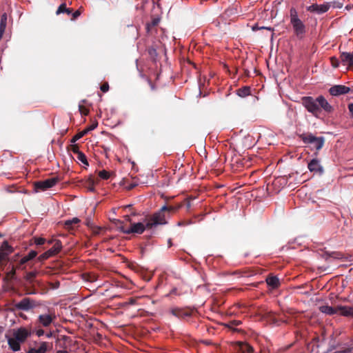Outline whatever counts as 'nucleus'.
<instances>
[{
    "label": "nucleus",
    "mask_w": 353,
    "mask_h": 353,
    "mask_svg": "<svg viewBox=\"0 0 353 353\" xmlns=\"http://www.w3.org/2000/svg\"><path fill=\"white\" fill-rule=\"evenodd\" d=\"M45 332L44 330H41V329H39L38 330H37L36 332V334L38 336H41L44 334Z\"/></svg>",
    "instance_id": "nucleus-43"
},
{
    "label": "nucleus",
    "mask_w": 353,
    "mask_h": 353,
    "mask_svg": "<svg viewBox=\"0 0 353 353\" xmlns=\"http://www.w3.org/2000/svg\"><path fill=\"white\" fill-rule=\"evenodd\" d=\"M192 223H194V222L192 221L191 220H187V221H179L176 225L178 226H185V225H191Z\"/></svg>",
    "instance_id": "nucleus-33"
},
{
    "label": "nucleus",
    "mask_w": 353,
    "mask_h": 353,
    "mask_svg": "<svg viewBox=\"0 0 353 353\" xmlns=\"http://www.w3.org/2000/svg\"><path fill=\"white\" fill-rule=\"evenodd\" d=\"M80 222L79 219L74 217L65 221V227L68 230L73 229V225H77Z\"/></svg>",
    "instance_id": "nucleus-21"
},
{
    "label": "nucleus",
    "mask_w": 353,
    "mask_h": 353,
    "mask_svg": "<svg viewBox=\"0 0 353 353\" xmlns=\"http://www.w3.org/2000/svg\"><path fill=\"white\" fill-rule=\"evenodd\" d=\"M45 241H46V239L43 238H41V237L34 239V243L37 245H41L44 244Z\"/></svg>",
    "instance_id": "nucleus-36"
},
{
    "label": "nucleus",
    "mask_w": 353,
    "mask_h": 353,
    "mask_svg": "<svg viewBox=\"0 0 353 353\" xmlns=\"http://www.w3.org/2000/svg\"><path fill=\"white\" fill-rule=\"evenodd\" d=\"M236 93L241 97H245L250 94V88L248 86L241 88L236 91Z\"/></svg>",
    "instance_id": "nucleus-22"
},
{
    "label": "nucleus",
    "mask_w": 353,
    "mask_h": 353,
    "mask_svg": "<svg viewBox=\"0 0 353 353\" xmlns=\"http://www.w3.org/2000/svg\"><path fill=\"white\" fill-rule=\"evenodd\" d=\"M59 179L56 177L50 178L44 181H37L34 183V189L36 192L39 190L45 191L54 186Z\"/></svg>",
    "instance_id": "nucleus-6"
},
{
    "label": "nucleus",
    "mask_w": 353,
    "mask_h": 353,
    "mask_svg": "<svg viewBox=\"0 0 353 353\" xmlns=\"http://www.w3.org/2000/svg\"><path fill=\"white\" fill-rule=\"evenodd\" d=\"M61 248H62L61 243L59 241H57L54 243V245H53V247L52 248H50L48 251L45 252L44 253H43L42 254H41L39 256V260L43 261V260H46V259L57 254V253H59L60 252V250H61Z\"/></svg>",
    "instance_id": "nucleus-8"
},
{
    "label": "nucleus",
    "mask_w": 353,
    "mask_h": 353,
    "mask_svg": "<svg viewBox=\"0 0 353 353\" xmlns=\"http://www.w3.org/2000/svg\"><path fill=\"white\" fill-rule=\"evenodd\" d=\"M290 24L292 28L294 35L299 39L304 38L307 27L304 21L301 19L297 10L294 7L290 9Z\"/></svg>",
    "instance_id": "nucleus-3"
},
{
    "label": "nucleus",
    "mask_w": 353,
    "mask_h": 353,
    "mask_svg": "<svg viewBox=\"0 0 353 353\" xmlns=\"http://www.w3.org/2000/svg\"><path fill=\"white\" fill-rule=\"evenodd\" d=\"M148 219H145L143 222L131 223L129 228L121 227L120 230L125 234H142L145 229H150L147 225Z\"/></svg>",
    "instance_id": "nucleus-4"
},
{
    "label": "nucleus",
    "mask_w": 353,
    "mask_h": 353,
    "mask_svg": "<svg viewBox=\"0 0 353 353\" xmlns=\"http://www.w3.org/2000/svg\"><path fill=\"white\" fill-rule=\"evenodd\" d=\"M4 331V327L3 326H0V336Z\"/></svg>",
    "instance_id": "nucleus-48"
},
{
    "label": "nucleus",
    "mask_w": 353,
    "mask_h": 353,
    "mask_svg": "<svg viewBox=\"0 0 353 353\" xmlns=\"http://www.w3.org/2000/svg\"><path fill=\"white\" fill-rule=\"evenodd\" d=\"M307 168L311 172L321 175L323 173V168L320 161L316 159H312L307 165Z\"/></svg>",
    "instance_id": "nucleus-11"
},
{
    "label": "nucleus",
    "mask_w": 353,
    "mask_h": 353,
    "mask_svg": "<svg viewBox=\"0 0 353 353\" xmlns=\"http://www.w3.org/2000/svg\"><path fill=\"white\" fill-rule=\"evenodd\" d=\"M89 131H90V130H89V128H88L85 130L81 131V132L83 133V136H85Z\"/></svg>",
    "instance_id": "nucleus-45"
},
{
    "label": "nucleus",
    "mask_w": 353,
    "mask_h": 353,
    "mask_svg": "<svg viewBox=\"0 0 353 353\" xmlns=\"http://www.w3.org/2000/svg\"><path fill=\"white\" fill-rule=\"evenodd\" d=\"M350 88L344 85H336L332 86L329 89V92L332 96L337 97L342 94H345L350 92Z\"/></svg>",
    "instance_id": "nucleus-9"
},
{
    "label": "nucleus",
    "mask_w": 353,
    "mask_h": 353,
    "mask_svg": "<svg viewBox=\"0 0 353 353\" xmlns=\"http://www.w3.org/2000/svg\"><path fill=\"white\" fill-rule=\"evenodd\" d=\"M12 251V248L8 244V243L7 241H3L0 247V264L7 259Z\"/></svg>",
    "instance_id": "nucleus-12"
},
{
    "label": "nucleus",
    "mask_w": 353,
    "mask_h": 353,
    "mask_svg": "<svg viewBox=\"0 0 353 353\" xmlns=\"http://www.w3.org/2000/svg\"><path fill=\"white\" fill-rule=\"evenodd\" d=\"M56 319L54 313L40 314L38 317V323L43 327H48Z\"/></svg>",
    "instance_id": "nucleus-10"
},
{
    "label": "nucleus",
    "mask_w": 353,
    "mask_h": 353,
    "mask_svg": "<svg viewBox=\"0 0 353 353\" xmlns=\"http://www.w3.org/2000/svg\"><path fill=\"white\" fill-rule=\"evenodd\" d=\"M34 306L33 301L29 298H24L16 304L17 309L24 311H28L33 308Z\"/></svg>",
    "instance_id": "nucleus-13"
},
{
    "label": "nucleus",
    "mask_w": 353,
    "mask_h": 353,
    "mask_svg": "<svg viewBox=\"0 0 353 353\" xmlns=\"http://www.w3.org/2000/svg\"><path fill=\"white\" fill-rule=\"evenodd\" d=\"M83 137V133H81V132L77 133V134H75L72 140H71V142L72 143H75L77 141H78L79 139H80L81 138H82Z\"/></svg>",
    "instance_id": "nucleus-35"
},
{
    "label": "nucleus",
    "mask_w": 353,
    "mask_h": 353,
    "mask_svg": "<svg viewBox=\"0 0 353 353\" xmlns=\"http://www.w3.org/2000/svg\"><path fill=\"white\" fill-rule=\"evenodd\" d=\"M302 104L309 112L316 117L321 112L322 110L327 113H330L333 111V107L322 95L316 98L304 97L302 98Z\"/></svg>",
    "instance_id": "nucleus-1"
},
{
    "label": "nucleus",
    "mask_w": 353,
    "mask_h": 353,
    "mask_svg": "<svg viewBox=\"0 0 353 353\" xmlns=\"http://www.w3.org/2000/svg\"><path fill=\"white\" fill-rule=\"evenodd\" d=\"M170 312L173 316L177 318H183L184 316H188V313L184 312L182 310L178 308L171 310Z\"/></svg>",
    "instance_id": "nucleus-23"
},
{
    "label": "nucleus",
    "mask_w": 353,
    "mask_h": 353,
    "mask_svg": "<svg viewBox=\"0 0 353 353\" xmlns=\"http://www.w3.org/2000/svg\"><path fill=\"white\" fill-rule=\"evenodd\" d=\"M73 18L75 19L77 18V17H79L80 15V12L79 10H76L73 14Z\"/></svg>",
    "instance_id": "nucleus-44"
},
{
    "label": "nucleus",
    "mask_w": 353,
    "mask_h": 353,
    "mask_svg": "<svg viewBox=\"0 0 353 353\" xmlns=\"http://www.w3.org/2000/svg\"><path fill=\"white\" fill-rule=\"evenodd\" d=\"M338 312L344 316H353V307L338 306Z\"/></svg>",
    "instance_id": "nucleus-17"
},
{
    "label": "nucleus",
    "mask_w": 353,
    "mask_h": 353,
    "mask_svg": "<svg viewBox=\"0 0 353 353\" xmlns=\"http://www.w3.org/2000/svg\"><path fill=\"white\" fill-rule=\"evenodd\" d=\"M99 176L101 179L106 180L110 178V174L108 171L103 170L99 172Z\"/></svg>",
    "instance_id": "nucleus-30"
},
{
    "label": "nucleus",
    "mask_w": 353,
    "mask_h": 353,
    "mask_svg": "<svg viewBox=\"0 0 353 353\" xmlns=\"http://www.w3.org/2000/svg\"><path fill=\"white\" fill-rule=\"evenodd\" d=\"M267 284L272 288H276L279 285V280L275 276H269L266 279Z\"/></svg>",
    "instance_id": "nucleus-20"
},
{
    "label": "nucleus",
    "mask_w": 353,
    "mask_h": 353,
    "mask_svg": "<svg viewBox=\"0 0 353 353\" xmlns=\"http://www.w3.org/2000/svg\"><path fill=\"white\" fill-rule=\"evenodd\" d=\"M37 255V252L34 250H31L28 254L27 256L30 259V260L33 259Z\"/></svg>",
    "instance_id": "nucleus-38"
},
{
    "label": "nucleus",
    "mask_w": 353,
    "mask_h": 353,
    "mask_svg": "<svg viewBox=\"0 0 353 353\" xmlns=\"http://www.w3.org/2000/svg\"><path fill=\"white\" fill-rule=\"evenodd\" d=\"M252 30L253 31H256V30H268L270 32L274 31V29L272 28L271 27L259 26L258 24H254V26H252Z\"/></svg>",
    "instance_id": "nucleus-28"
},
{
    "label": "nucleus",
    "mask_w": 353,
    "mask_h": 353,
    "mask_svg": "<svg viewBox=\"0 0 353 353\" xmlns=\"http://www.w3.org/2000/svg\"><path fill=\"white\" fill-rule=\"evenodd\" d=\"M97 127V125H92L90 127H89L90 130H94Z\"/></svg>",
    "instance_id": "nucleus-47"
},
{
    "label": "nucleus",
    "mask_w": 353,
    "mask_h": 353,
    "mask_svg": "<svg viewBox=\"0 0 353 353\" xmlns=\"http://www.w3.org/2000/svg\"><path fill=\"white\" fill-rule=\"evenodd\" d=\"M37 272L36 271L29 272L26 274V279L28 281H32L37 276Z\"/></svg>",
    "instance_id": "nucleus-31"
},
{
    "label": "nucleus",
    "mask_w": 353,
    "mask_h": 353,
    "mask_svg": "<svg viewBox=\"0 0 353 353\" xmlns=\"http://www.w3.org/2000/svg\"><path fill=\"white\" fill-rule=\"evenodd\" d=\"M341 254L338 252H333L330 254V256L334 258V259H341Z\"/></svg>",
    "instance_id": "nucleus-41"
},
{
    "label": "nucleus",
    "mask_w": 353,
    "mask_h": 353,
    "mask_svg": "<svg viewBox=\"0 0 353 353\" xmlns=\"http://www.w3.org/2000/svg\"><path fill=\"white\" fill-rule=\"evenodd\" d=\"M30 261V259L26 256H24L23 258L20 260V265H23L26 263L28 261Z\"/></svg>",
    "instance_id": "nucleus-40"
},
{
    "label": "nucleus",
    "mask_w": 353,
    "mask_h": 353,
    "mask_svg": "<svg viewBox=\"0 0 353 353\" xmlns=\"http://www.w3.org/2000/svg\"><path fill=\"white\" fill-rule=\"evenodd\" d=\"M73 144L71 145V150L73 153L78 154L79 152H81L79 150V145L77 144H74V143H72Z\"/></svg>",
    "instance_id": "nucleus-34"
},
{
    "label": "nucleus",
    "mask_w": 353,
    "mask_h": 353,
    "mask_svg": "<svg viewBox=\"0 0 353 353\" xmlns=\"http://www.w3.org/2000/svg\"><path fill=\"white\" fill-rule=\"evenodd\" d=\"M348 110L352 115V117H353V103L348 104Z\"/></svg>",
    "instance_id": "nucleus-42"
},
{
    "label": "nucleus",
    "mask_w": 353,
    "mask_h": 353,
    "mask_svg": "<svg viewBox=\"0 0 353 353\" xmlns=\"http://www.w3.org/2000/svg\"><path fill=\"white\" fill-rule=\"evenodd\" d=\"M6 25H7V14L6 13H4L1 17V21H0L1 32L5 31Z\"/></svg>",
    "instance_id": "nucleus-26"
},
{
    "label": "nucleus",
    "mask_w": 353,
    "mask_h": 353,
    "mask_svg": "<svg viewBox=\"0 0 353 353\" xmlns=\"http://www.w3.org/2000/svg\"><path fill=\"white\" fill-rule=\"evenodd\" d=\"M31 336V331L25 327L14 328L6 334L9 348L13 352L21 350V344L24 343Z\"/></svg>",
    "instance_id": "nucleus-2"
},
{
    "label": "nucleus",
    "mask_w": 353,
    "mask_h": 353,
    "mask_svg": "<svg viewBox=\"0 0 353 353\" xmlns=\"http://www.w3.org/2000/svg\"><path fill=\"white\" fill-rule=\"evenodd\" d=\"M300 138L305 143H313L316 141V137L312 134H302L300 135Z\"/></svg>",
    "instance_id": "nucleus-19"
},
{
    "label": "nucleus",
    "mask_w": 353,
    "mask_h": 353,
    "mask_svg": "<svg viewBox=\"0 0 353 353\" xmlns=\"http://www.w3.org/2000/svg\"><path fill=\"white\" fill-rule=\"evenodd\" d=\"M77 160L81 162L83 165L88 166V161L87 160L86 156L81 152H79L78 154H77Z\"/></svg>",
    "instance_id": "nucleus-27"
},
{
    "label": "nucleus",
    "mask_w": 353,
    "mask_h": 353,
    "mask_svg": "<svg viewBox=\"0 0 353 353\" xmlns=\"http://www.w3.org/2000/svg\"><path fill=\"white\" fill-rule=\"evenodd\" d=\"M319 310L325 314L333 315L338 312V307H333L330 305H321L319 307Z\"/></svg>",
    "instance_id": "nucleus-16"
},
{
    "label": "nucleus",
    "mask_w": 353,
    "mask_h": 353,
    "mask_svg": "<svg viewBox=\"0 0 353 353\" xmlns=\"http://www.w3.org/2000/svg\"><path fill=\"white\" fill-rule=\"evenodd\" d=\"M331 63L334 68H337L339 65V61L337 58L333 57L331 58Z\"/></svg>",
    "instance_id": "nucleus-37"
},
{
    "label": "nucleus",
    "mask_w": 353,
    "mask_h": 353,
    "mask_svg": "<svg viewBox=\"0 0 353 353\" xmlns=\"http://www.w3.org/2000/svg\"><path fill=\"white\" fill-rule=\"evenodd\" d=\"M165 211L162 208L153 214L150 219H148L147 225L150 228L156 227L158 225H165L168 223L166 221V215Z\"/></svg>",
    "instance_id": "nucleus-5"
},
{
    "label": "nucleus",
    "mask_w": 353,
    "mask_h": 353,
    "mask_svg": "<svg viewBox=\"0 0 353 353\" xmlns=\"http://www.w3.org/2000/svg\"><path fill=\"white\" fill-rule=\"evenodd\" d=\"M350 352H351V349H350V348L341 352V353H350Z\"/></svg>",
    "instance_id": "nucleus-46"
},
{
    "label": "nucleus",
    "mask_w": 353,
    "mask_h": 353,
    "mask_svg": "<svg viewBox=\"0 0 353 353\" xmlns=\"http://www.w3.org/2000/svg\"><path fill=\"white\" fill-rule=\"evenodd\" d=\"M340 59L343 65L353 68V52H343L341 54Z\"/></svg>",
    "instance_id": "nucleus-14"
},
{
    "label": "nucleus",
    "mask_w": 353,
    "mask_h": 353,
    "mask_svg": "<svg viewBox=\"0 0 353 353\" xmlns=\"http://www.w3.org/2000/svg\"><path fill=\"white\" fill-rule=\"evenodd\" d=\"M51 336H52V332L48 333V334H46V336H47L48 338L51 337Z\"/></svg>",
    "instance_id": "nucleus-49"
},
{
    "label": "nucleus",
    "mask_w": 353,
    "mask_h": 353,
    "mask_svg": "<svg viewBox=\"0 0 353 353\" xmlns=\"http://www.w3.org/2000/svg\"><path fill=\"white\" fill-rule=\"evenodd\" d=\"M238 351L241 353H252L254 350L249 344L239 342Z\"/></svg>",
    "instance_id": "nucleus-18"
},
{
    "label": "nucleus",
    "mask_w": 353,
    "mask_h": 353,
    "mask_svg": "<svg viewBox=\"0 0 353 353\" xmlns=\"http://www.w3.org/2000/svg\"><path fill=\"white\" fill-rule=\"evenodd\" d=\"M241 323V322L240 321L234 320V321H230L227 324V326L231 329H233L234 326H237V325H240Z\"/></svg>",
    "instance_id": "nucleus-32"
},
{
    "label": "nucleus",
    "mask_w": 353,
    "mask_h": 353,
    "mask_svg": "<svg viewBox=\"0 0 353 353\" xmlns=\"http://www.w3.org/2000/svg\"><path fill=\"white\" fill-rule=\"evenodd\" d=\"M330 7V3L327 2L320 5L317 3H313L311 6H307L306 10L310 12L321 14L327 12Z\"/></svg>",
    "instance_id": "nucleus-7"
},
{
    "label": "nucleus",
    "mask_w": 353,
    "mask_h": 353,
    "mask_svg": "<svg viewBox=\"0 0 353 353\" xmlns=\"http://www.w3.org/2000/svg\"><path fill=\"white\" fill-rule=\"evenodd\" d=\"M49 347V343L41 342L38 347L30 348L27 353H46Z\"/></svg>",
    "instance_id": "nucleus-15"
},
{
    "label": "nucleus",
    "mask_w": 353,
    "mask_h": 353,
    "mask_svg": "<svg viewBox=\"0 0 353 353\" xmlns=\"http://www.w3.org/2000/svg\"><path fill=\"white\" fill-rule=\"evenodd\" d=\"M65 12L67 13L68 14H70L72 13V10L69 8H67L65 3H61L59 6V8L56 12V14H59L61 13H65Z\"/></svg>",
    "instance_id": "nucleus-24"
},
{
    "label": "nucleus",
    "mask_w": 353,
    "mask_h": 353,
    "mask_svg": "<svg viewBox=\"0 0 353 353\" xmlns=\"http://www.w3.org/2000/svg\"><path fill=\"white\" fill-rule=\"evenodd\" d=\"M162 208V210H164L165 212H176L178 209H179V207H174V206H167V205H163V207H161Z\"/></svg>",
    "instance_id": "nucleus-29"
},
{
    "label": "nucleus",
    "mask_w": 353,
    "mask_h": 353,
    "mask_svg": "<svg viewBox=\"0 0 353 353\" xmlns=\"http://www.w3.org/2000/svg\"><path fill=\"white\" fill-rule=\"evenodd\" d=\"M314 145V148L316 150H321L324 144V139L323 137H316V141H314V143H312Z\"/></svg>",
    "instance_id": "nucleus-25"
},
{
    "label": "nucleus",
    "mask_w": 353,
    "mask_h": 353,
    "mask_svg": "<svg viewBox=\"0 0 353 353\" xmlns=\"http://www.w3.org/2000/svg\"><path fill=\"white\" fill-rule=\"evenodd\" d=\"M101 90L103 92H106L108 91L109 90V85L108 83H103L101 86Z\"/></svg>",
    "instance_id": "nucleus-39"
}]
</instances>
